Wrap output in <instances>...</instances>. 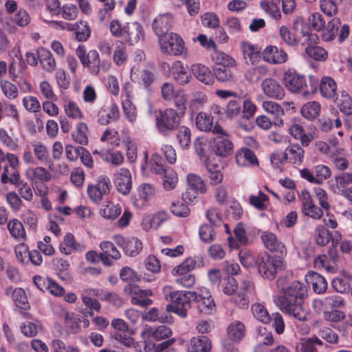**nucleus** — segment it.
<instances>
[{"mask_svg":"<svg viewBox=\"0 0 352 352\" xmlns=\"http://www.w3.org/2000/svg\"><path fill=\"white\" fill-rule=\"evenodd\" d=\"M306 295L307 289L305 285L299 281H294L278 297V306L283 312L294 316L300 321H307L309 312L303 305Z\"/></svg>","mask_w":352,"mask_h":352,"instance_id":"1","label":"nucleus"},{"mask_svg":"<svg viewBox=\"0 0 352 352\" xmlns=\"http://www.w3.org/2000/svg\"><path fill=\"white\" fill-rule=\"evenodd\" d=\"M204 265L202 257H189L180 265L173 268L172 274L175 276V281L177 284L184 287H191L195 283V277L191 273L196 267Z\"/></svg>","mask_w":352,"mask_h":352,"instance_id":"2","label":"nucleus"},{"mask_svg":"<svg viewBox=\"0 0 352 352\" xmlns=\"http://www.w3.org/2000/svg\"><path fill=\"white\" fill-rule=\"evenodd\" d=\"M155 126L158 132L168 135L177 130L180 125V116L173 108H166L155 111Z\"/></svg>","mask_w":352,"mask_h":352,"instance_id":"3","label":"nucleus"},{"mask_svg":"<svg viewBox=\"0 0 352 352\" xmlns=\"http://www.w3.org/2000/svg\"><path fill=\"white\" fill-rule=\"evenodd\" d=\"M283 81L286 89L294 94L301 93L303 96H305L310 92L314 93L316 89V84H312L311 77H310L311 89L309 90L305 76L292 69H288L284 73Z\"/></svg>","mask_w":352,"mask_h":352,"instance_id":"4","label":"nucleus"},{"mask_svg":"<svg viewBox=\"0 0 352 352\" xmlns=\"http://www.w3.org/2000/svg\"><path fill=\"white\" fill-rule=\"evenodd\" d=\"M76 54L80 60L84 67H86L89 73L94 76L100 74V67L105 71L109 68L110 64L103 61L100 63V56L96 50H86L85 45H79L76 50Z\"/></svg>","mask_w":352,"mask_h":352,"instance_id":"5","label":"nucleus"},{"mask_svg":"<svg viewBox=\"0 0 352 352\" xmlns=\"http://www.w3.org/2000/svg\"><path fill=\"white\" fill-rule=\"evenodd\" d=\"M160 50L162 53L179 56L186 51L183 39L178 34L170 32L158 38Z\"/></svg>","mask_w":352,"mask_h":352,"instance_id":"6","label":"nucleus"},{"mask_svg":"<svg viewBox=\"0 0 352 352\" xmlns=\"http://www.w3.org/2000/svg\"><path fill=\"white\" fill-rule=\"evenodd\" d=\"M350 32L348 25H341V22L338 18H333L328 22L325 29L322 32V38L324 41H331L333 40L336 35L338 37V42L343 43L349 36Z\"/></svg>","mask_w":352,"mask_h":352,"instance_id":"7","label":"nucleus"},{"mask_svg":"<svg viewBox=\"0 0 352 352\" xmlns=\"http://www.w3.org/2000/svg\"><path fill=\"white\" fill-rule=\"evenodd\" d=\"M126 295L131 297V303L142 307L149 306L153 301L149 298L153 295L151 289H142L135 284L126 285L123 290Z\"/></svg>","mask_w":352,"mask_h":352,"instance_id":"8","label":"nucleus"},{"mask_svg":"<svg viewBox=\"0 0 352 352\" xmlns=\"http://www.w3.org/2000/svg\"><path fill=\"white\" fill-rule=\"evenodd\" d=\"M111 188V183L109 178L101 176L96 184L88 186L87 192L91 200L96 203H100L102 197L109 193Z\"/></svg>","mask_w":352,"mask_h":352,"instance_id":"9","label":"nucleus"},{"mask_svg":"<svg viewBox=\"0 0 352 352\" xmlns=\"http://www.w3.org/2000/svg\"><path fill=\"white\" fill-rule=\"evenodd\" d=\"M145 34L143 26L138 21L128 22L124 25L123 38L130 45L144 41Z\"/></svg>","mask_w":352,"mask_h":352,"instance_id":"10","label":"nucleus"},{"mask_svg":"<svg viewBox=\"0 0 352 352\" xmlns=\"http://www.w3.org/2000/svg\"><path fill=\"white\" fill-rule=\"evenodd\" d=\"M283 109L277 102L265 100V129L283 123Z\"/></svg>","mask_w":352,"mask_h":352,"instance_id":"11","label":"nucleus"},{"mask_svg":"<svg viewBox=\"0 0 352 352\" xmlns=\"http://www.w3.org/2000/svg\"><path fill=\"white\" fill-rule=\"evenodd\" d=\"M192 296L200 312L205 314H211L215 311V302L208 289H201L199 292H193Z\"/></svg>","mask_w":352,"mask_h":352,"instance_id":"12","label":"nucleus"},{"mask_svg":"<svg viewBox=\"0 0 352 352\" xmlns=\"http://www.w3.org/2000/svg\"><path fill=\"white\" fill-rule=\"evenodd\" d=\"M217 136L213 139L212 149L214 153L221 157H226L233 153L234 146L232 142L228 138V134H217Z\"/></svg>","mask_w":352,"mask_h":352,"instance_id":"13","label":"nucleus"},{"mask_svg":"<svg viewBox=\"0 0 352 352\" xmlns=\"http://www.w3.org/2000/svg\"><path fill=\"white\" fill-rule=\"evenodd\" d=\"M301 211L305 216L314 219H319L323 215V210L314 204L313 199L307 190L302 191Z\"/></svg>","mask_w":352,"mask_h":352,"instance_id":"14","label":"nucleus"},{"mask_svg":"<svg viewBox=\"0 0 352 352\" xmlns=\"http://www.w3.org/2000/svg\"><path fill=\"white\" fill-rule=\"evenodd\" d=\"M196 126L201 131H212L213 134H224L223 129L218 124L213 126V118L205 112H199L195 118Z\"/></svg>","mask_w":352,"mask_h":352,"instance_id":"15","label":"nucleus"},{"mask_svg":"<svg viewBox=\"0 0 352 352\" xmlns=\"http://www.w3.org/2000/svg\"><path fill=\"white\" fill-rule=\"evenodd\" d=\"M120 116L118 106L115 102L103 105L98 113V122L102 125H107L111 122L117 121Z\"/></svg>","mask_w":352,"mask_h":352,"instance_id":"16","label":"nucleus"},{"mask_svg":"<svg viewBox=\"0 0 352 352\" xmlns=\"http://www.w3.org/2000/svg\"><path fill=\"white\" fill-rule=\"evenodd\" d=\"M240 48L246 63L252 65L257 64L263 54L261 47L253 45L248 41H243L240 44Z\"/></svg>","mask_w":352,"mask_h":352,"instance_id":"17","label":"nucleus"},{"mask_svg":"<svg viewBox=\"0 0 352 352\" xmlns=\"http://www.w3.org/2000/svg\"><path fill=\"white\" fill-rule=\"evenodd\" d=\"M115 185L118 192L122 195H128L132 187L131 175L127 168H120L115 175Z\"/></svg>","mask_w":352,"mask_h":352,"instance_id":"18","label":"nucleus"},{"mask_svg":"<svg viewBox=\"0 0 352 352\" xmlns=\"http://www.w3.org/2000/svg\"><path fill=\"white\" fill-rule=\"evenodd\" d=\"M352 184V173L342 172L334 177V180L329 182V190L335 195H339L348 186Z\"/></svg>","mask_w":352,"mask_h":352,"instance_id":"19","label":"nucleus"},{"mask_svg":"<svg viewBox=\"0 0 352 352\" xmlns=\"http://www.w3.org/2000/svg\"><path fill=\"white\" fill-rule=\"evenodd\" d=\"M173 24V16L170 13L158 15L152 23V28L155 34L159 37L168 34Z\"/></svg>","mask_w":352,"mask_h":352,"instance_id":"20","label":"nucleus"},{"mask_svg":"<svg viewBox=\"0 0 352 352\" xmlns=\"http://www.w3.org/2000/svg\"><path fill=\"white\" fill-rule=\"evenodd\" d=\"M171 69L174 80L179 85H185L190 82L192 76L188 72V65H185L180 60H175L173 63Z\"/></svg>","mask_w":352,"mask_h":352,"instance_id":"21","label":"nucleus"},{"mask_svg":"<svg viewBox=\"0 0 352 352\" xmlns=\"http://www.w3.org/2000/svg\"><path fill=\"white\" fill-rule=\"evenodd\" d=\"M100 247L102 252L99 256L104 265H110L112 263V259L120 258V253L112 242L102 241Z\"/></svg>","mask_w":352,"mask_h":352,"instance_id":"22","label":"nucleus"},{"mask_svg":"<svg viewBox=\"0 0 352 352\" xmlns=\"http://www.w3.org/2000/svg\"><path fill=\"white\" fill-rule=\"evenodd\" d=\"M168 288H164V293L166 300H169L172 302L173 305L177 306H188L190 307V300L193 298V292H182V291H174L167 292Z\"/></svg>","mask_w":352,"mask_h":352,"instance_id":"23","label":"nucleus"},{"mask_svg":"<svg viewBox=\"0 0 352 352\" xmlns=\"http://www.w3.org/2000/svg\"><path fill=\"white\" fill-rule=\"evenodd\" d=\"M6 294L12 298L16 306L19 308L25 311L30 309V305L23 289L21 287L13 288L12 287H9L6 290Z\"/></svg>","mask_w":352,"mask_h":352,"instance_id":"24","label":"nucleus"},{"mask_svg":"<svg viewBox=\"0 0 352 352\" xmlns=\"http://www.w3.org/2000/svg\"><path fill=\"white\" fill-rule=\"evenodd\" d=\"M285 268L283 258L278 255L268 256L265 261V277L270 280L275 278L276 274Z\"/></svg>","mask_w":352,"mask_h":352,"instance_id":"25","label":"nucleus"},{"mask_svg":"<svg viewBox=\"0 0 352 352\" xmlns=\"http://www.w3.org/2000/svg\"><path fill=\"white\" fill-rule=\"evenodd\" d=\"M287 54L281 48L269 45L265 47V62L271 64H283L287 60Z\"/></svg>","mask_w":352,"mask_h":352,"instance_id":"26","label":"nucleus"},{"mask_svg":"<svg viewBox=\"0 0 352 352\" xmlns=\"http://www.w3.org/2000/svg\"><path fill=\"white\" fill-rule=\"evenodd\" d=\"M344 301L342 298L338 296H329L324 297L322 299H316L313 302V305L315 308L318 307L327 310H338L337 309L342 307Z\"/></svg>","mask_w":352,"mask_h":352,"instance_id":"27","label":"nucleus"},{"mask_svg":"<svg viewBox=\"0 0 352 352\" xmlns=\"http://www.w3.org/2000/svg\"><path fill=\"white\" fill-rule=\"evenodd\" d=\"M191 72L199 81L206 85H212L214 82L213 74L210 69L201 63L192 65Z\"/></svg>","mask_w":352,"mask_h":352,"instance_id":"28","label":"nucleus"},{"mask_svg":"<svg viewBox=\"0 0 352 352\" xmlns=\"http://www.w3.org/2000/svg\"><path fill=\"white\" fill-rule=\"evenodd\" d=\"M7 228L12 238L16 242H25L27 234L23 224L18 219H12L7 223Z\"/></svg>","mask_w":352,"mask_h":352,"instance_id":"29","label":"nucleus"},{"mask_svg":"<svg viewBox=\"0 0 352 352\" xmlns=\"http://www.w3.org/2000/svg\"><path fill=\"white\" fill-rule=\"evenodd\" d=\"M58 249L62 254L69 255L74 251L82 250L84 246L76 241L73 234L67 232L64 236L63 241L60 243Z\"/></svg>","mask_w":352,"mask_h":352,"instance_id":"30","label":"nucleus"},{"mask_svg":"<svg viewBox=\"0 0 352 352\" xmlns=\"http://www.w3.org/2000/svg\"><path fill=\"white\" fill-rule=\"evenodd\" d=\"M188 352H210L211 350V342L205 336L193 337L188 344Z\"/></svg>","mask_w":352,"mask_h":352,"instance_id":"31","label":"nucleus"},{"mask_svg":"<svg viewBox=\"0 0 352 352\" xmlns=\"http://www.w3.org/2000/svg\"><path fill=\"white\" fill-rule=\"evenodd\" d=\"M293 28L295 31H300L302 36V43H306L308 46H313L318 43L319 39L318 35L310 32L309 28L303 25L300 20H296L293 23Z\"/></svg>","mask_w":352,"mask_h":352,"instance_id":"32","label":"nucleus"},{"mask_svg":"<svg viewBox=\"0 0 352 352\" xmlns=\"http://www.w3.org/2000/svg\"><path fill=\"white\" fill-rule=\"evenodd\" d=\"M155 192L153 185L148 183L142 184L138 188L139 198L134 201V205L140 208L144 206L154 196Z\"/></svg>","mask_w":352,"mask_h":352,"instance_id":"33","label":"nucleus"},{"mask_svg":"<svg viewBox=\"0 0 352 352\" xmlns=\"http://www.w3.org/2000/svg\"><path fill=\"white\" fill-rule=\"evenodd\" d=\"M287 160L294 165H300L304 160V149L297 144H291L285 151Z\"/></svg>","mask_w":352,"mask_h":352,"instance_id":"34","label":"nucleus"},{"mask_svg":"<svg viewBox=\"0 0 352 352\" xmlns=\"http://www.w3.org/2000/svg\"><path fill=\"white\" fill-rule=\"evenodd\" d=\"M239 256L241 263L245 267H255L258 270V272L261 274L262 268L264 267L263 263H264V257L259 256L257 260H254L250 252L248 251L241 250L239 253Z\"/></svg>","mask_w":352,"mask_h":352,"instance_id":"35","label":"nucleus"},{"mask_svg":"<svg viewBox=\"0 0 352 352\" xmlns=\"http://www.w3.org/2000/svg\"><path fill=\"white\" fill-rule=\"evenodd\" d=\"M319 89L322 97L333 99L336 95L337 85L332 78L324 76L320 80Z\"/></svg>","mask_w":352,"mask_h":352,"instance_id":"36","label":"nucleus"},{"mask_svg":"<svg viewBox=\"0 0 352 352\" xmlns=\"http://www.w3.org/2000/svg\"><path fill=\"white\" fill-rule=\"evenodd\" d=\"M235 159L236 164L240 166L257 165L258 163L254 152L247 148H241L237 152Z\"/></svg>","mask_w":352,"mask_h":352,"instance_id":"37","label":"nucleus"},{"mask_svg":"<svg viewBox=\"0 0 352 352\" xmlns=\"http://www.w3.org/2000/svg\"><path fill=\"white\" fill-rule=\"evenodd\" d=\"M38 57L43 68L46 72H52L55 69L56 63L50 50L45 47L38 48Z\"/></svg>","mask_w":352,"mask_h":352,"instance_id":"38","label":"nucleus"},{"mask_svg":"<svg viewBox=\"0 0 352 352\" xmlns=\"http://www.w3.org/2000/svg\"><path fill=\"white\" fill-rule=\"evenodd\" d=\"M25 175L29 180L32 182H47L51 180L50 173L46 168L41 166L28 168L25 172Z\"/></svg>","mask_w":352,"mask_h":352,"instance_id":"39","label":"nucleus"},{"mask_svg":"<svg viewBox=\"0 0 352 352\" xmlns=\"http://www.w3.org/2000/svg\"><path fill=\"white\" fill-rule=\"evenodd\" d=\"M265 95L275 99H282L285 91L277 80L269 78L265 80Z\"/></svg>","mask_w":352,"mask_h":352,"instance_id":"40","label":"nucleus"},{"mask_svg":"<svg viewBox=\"0 0 352 352\" xmlns=\"http://www.w3.org/2000/svg\"><path fill=\"white\" fill-rule=\"evenodd\" d=\"M307 281L311 284L314 291L317 294H323L327 288L325 278L317 272L309 273Z\"/></svg>","mask_w":352,"mask_h":352,"instance_id":"41","label":"nucleus"},{"mask_svg":"<svg viewBox=\"0 0 352 352\" xmlns=\"http://www.w3.org/2000/svg\"><path fill=\"white\" fill-rule=\"evenodd\" d=\"M229 338L234 342L241 341L245 336V327L243 322L235 321L231 323L227 329Z\"/></svg>","mask_w":352,"mask_h":352,"instance_id":"42","label":"nucleus"},{"mask_svg":"<svg viewBox=\"0 0 352 352\" xmlns=\"http://www.w3.org/2000/svg\"><path fill=\"white\" fill-rule=\"evenodd\" d=\"M20 180V175L16 168L10 166H4L3 171L1 176L2 184H11L18 186Z\"/></svg>","mask_w":352,"mask_h":352,"instance_id":"43","label":"nucleus"},{"mask_svg":"<svg viewBox=\"0 0 352 352\" xmlns=\"http://www.w3.org/2000/svg\"><path fill=\"white\" fill-rule=\"evenodd\" d=\"M146 333L150 339L157 341L168 338L172 334L170 329L165 325H160L157 327H150L147 329Z\"/></svg>","mask_w":352,"mask_h":352,"instance_id":"44","label":"nucleus"},{"mask_svg":"<svg viewBox=\"0 0 352 352\" xmlns=\"http://www.w3.org/2000/svg\"><path fill=\"white\" fill-rule=\"evenodd\" d=\"M0 88L4 96L9 100H14L19 95L18 87L6 79H0Z\"/></svg>","mask_w":352,"mask_h":352,"instance_id":"45","label":"nucleus"},{"mask_svg":"<svg viewBox=\"0 0 352 352\" xmlns=\"http://www.w3.org/2000/svg\"><path fill=\"white\" fill-rule=\"evenodd\" d=\"M320 104L316 101L308 102L301 108L302 116L307 120H314L320 111Z\"/></svg>","mask_w":352,"mask_h":352,"instance_id":"46","label":"nucleus"},{"mask_svg":"<svg viewBox=\"0 0 352 352\" xmlns=\"http://www.w3.org/2000/svg\"><path fill=\"white\" fill-rule=\"evenodd\" d=\"M0 142L1 143L12 151H15L19 148V139L14 135H11L3 128H0Z\"/></svg>","mask_w":352,"mask_h":352,"instance_id":"47","label":"nucleus"},{"mask_svg":"<svg viewBox=\"0 0 352 352\" xmlns=\"http://www.w3.org/2000/svg\"><path fill=\"white\" fill-rule=\"evenodd\" d=\"M268 320L272 322V326L277 334L281 335L285 331V322L280 313H274L270 316L265 309V323Z\"/></svg>","mask_w":352,"mask_h":352,"instance_id":"48","label":"nucleus"},{"mask_svg":"<svg viewBox=\"0 0 352 352\" xmlns=\"http://www.w3.org/2000/svg\"><path fill=\"white\" fill-rule=\"evenodd\" d=\"M337 104L340 111L345 116L352 115V98L348 93L342 91L337 97Z\"/></svg>","mask_w":352,"mask_h":352,"instance_id":"49","label":"nucleus"},{"mask_svg":"<svg viewBox=\"0 0 352 352\" xmlns=\"http://www.w3.org/2000/svg\"><path fill=\"white\" fill-rule=\"evenodd\" d=\"M99 154L102 160L114 165H119L122 163L124 157L118 151L112 152L109 150H95L94 154Z\"/></svg>","mask_w":352,"mask_h":352,"instance_id":"50","label":"nucleus"},{"mask_svg":"<svg viewBox=\"0 0 352 352\" xmlns=\"http://www.w3.org/2000/svg\"><path fill=\"white\" fill-rule=\"evenodd\" d=\"M74 34L75 38L78 41H86L91 35V29L88 23L82 20L76 22Z\"/></svg>","mask_w":352,"mask_h":352,"instance_id":"51","label":"nucleus"},{"mask_svg":"<svg viewBox=\"0 0 352 352\" xmlns=\"http://www.w3.org/2000/svg\"><path fill=\"white\" fill-rule=\"evenodd\" d=\"M280 0H265V14L273 21L278 22L282 14L279 9Z\"/></svg>","mask_w":352,"mask_h":352,"instance_id":"52","label":"nucleus"},{"mask_svg":"<svg viewBox=\"0 0 352 352\" xmlns=\"http://www.w3.org/2000/svg\"><path fill=\"white\" fill-rule=\"evenodd\" d=\"M323 342L317 336H314L311 338L302 340L298 345L300 352H318L316 345L322 346Z\"/></svg>","mask_w":352,"mask_h":352,"instance_id":"53","label":"nucleus"},{"mask_svg":"<svg viewBox=\"0 0 352 352\" xmlns=\"http://www.w3.org/2000/svg\"><path fill=\"white\" fill-rule=\"evenodd\" d=\"M349 281L350 276L343 274L334 278L331 282V285L337 292L346 293L350 289Z\"/></svg>","mask_w":352,"mask_h":352,"instance_id":"54","label":"nucleus"},{"mask_svg":"<svg viewBox=\"0 0 352 352\" xmlns=\"http://www.w3.org/2000/svg\"><path fill=\"white\" fill-rule=\"evenodd\" d=\"M162 185L166 190H171L176 187L178 177L176 172L171 168H167L162 173Z\"/></svg>","mask_w":352,"mask_h":352,"instance_id":"55","label":"nucleus"},{"mask_svg":"<svg viewBox=\"0 0 352 352\" xmlns=\"http://www.w3.org/2000/svg\"><path fill=\"white\" fill-rule=\"evenodd\" d=\"M73 140L81 144L87 145L88 144V127L84 122H79L76 125V131L72 134Z\"/></svg>","mask_w":352,"mask_h":352,"instance_id":"56","label":"nucleus"},{"mask_svg":"<svg viewBox=\"0 0 352 352\" xmlns=\"http://www.w3.org/2000/svg\"><path fill=\"white\" fill-rule=\"evenodd\" d=\"M177 139L182 148H188L191 143V131L186 126L178 127Z\"/></svg>","mask_w":352,"mask_h":352,"instance_id":"57","label":"nucleus"},{"mask_svg":"<svg viewBox=\"0 0 352 352\" xmlns=\"http://www.w3.org/2000/svg\"><path fill=\"white\" fill-rule=\"evenodd\" d=\"M25 68L26 65L22 59H19V61L13 60L8 67V73L12 80L15 81L20 78Z\"/></svg>","mask_w":352,"mask_h":352,"instance_id":"58","label":"nucleus"},{"mask_svg":"<svg viewBox=\"0 0 352 352\" xmlns=\"http://www.w3.org/2000/svg\"><path fill=\"white\" fill-rule=\"evenodd\" d=\"M113 59L117 66L124 65L128 60L126 47L124 43L118 45L113 52Z\"/></svg>","mask_w":352,"mask_h":352,"instance_id":"59","label":"nucleus"},{"mask_svg":"<svg viewBox=\"0 0 352 352\" xmlns=\"http://www.w3.org/2000/svg\"><path fill=\"white\" fill-rule=\"evenodd\" d=\"M142 241L137 238H131L127 240V243L123 250L127 255L135 256L142 251Z\"/></svg>","mask_w":352,"mask_h":352,"instance_id":"60","label":"nucleus"},{"mask_svg":"<svg viewBox=\"0 0 352 352\" xmlns=\"http://www.w3.org/2000/svg\"><path fill=\"white\" fill-rule=\"evenodd\" d=\"M81 322V316L74 313L67 312L65 315V324L67 327L77 333L80 331V323Z\"/></svg>","mask_w":352,"mask_h":352,"instance_id":"61","label":"nucleus"},{"mask_svg":"<svg viewBox=\"0 0 352 352\" xmlns=\"http://www.w3.org/2000/svg\"><path fill=\"white\" fill-rule=\"evenodd\" d=\"M332 239V235L329 230L324 226H319L315 230V240L318 245L324 246Z\"/></svg>","mask_w":352,"mask_h":352,"instance_id":"62","label":"nucleus"},{"mask_svg":"<svg viewBox=\"0 0 352 352\" xmlns=\"http://www.w3.org/2000/svg\"><path fill=\"white\" fill-rule=\"evenodd\" d=\"M190 188H193L196 191L204 194L207 191V187L201 177L195 174H189L187 177Z\"/></svg>","mask_w":352,"mask_h":352,"instance_id":"63","label":"nucleus"},{"mask_svg":"<svg viewBox=\"0 0 352 352\" xmlns=\"http://www.w3.org/2000/svg\"><path fill=\"white\" fill-rule=\"evenodd\" d=\"M306 54L316 60L324 61L327 58V52L320 46H307L305 48Z\"/></svg>","mask_w":352,"mask_h":352,"instance_id":"64","label":"nucleus"}]
</instances>
